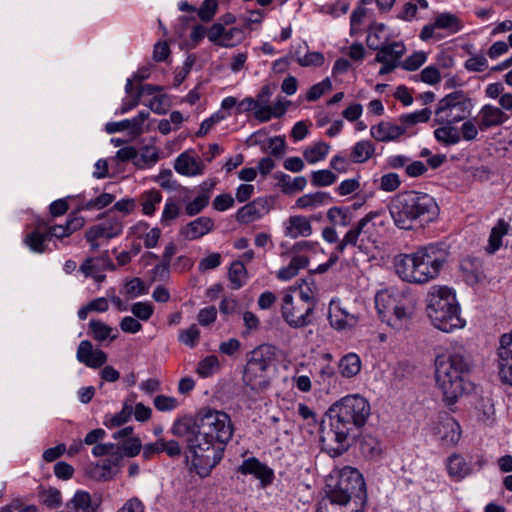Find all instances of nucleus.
I'll return each instance as SVG.
<instances>
[{"instance_id": "nucleus-1", "label": "nucleus", "mask_w": 512, "mask_h": 512, "mask_svg": "<svg viewBox=\"0 0 512 512\" xmlns=\"http://www.w3.org/2000/svg\"><path fill=\"white\" fill-rule=\"evenodd\" d=\"M327 414L329 428L321 430L320 441L323 450L337 457L346 452L358 436L371 414V407L366 398L353 394L335 402Z\"/></svg>"}, {"instance_id": "nucleus-2", "label": "nucleus", "mask_w": 512, "mask_h": 512, "mask_svg": "<svg viewBox=\"0 0 512 512\" xmlns=\"http://www.w3.org/2000/svg\"><path fill=\"white\" fill-rule=\"evenodd\" d=\"M448 257V246L434 243L419 247L413 253L395 256L393 264L397 275L403 281L424 284L439 276Z\"/></svg>"}, {"instance_id": "nucleus-3", "label": "nucleus", "mask_w": 512, "mask_h": 512, "mask_svg": "<svg viewBox=\"0 0 512 512\" xmlns=\"http://www.w3.org/2000/svg\"><path fill=\"white\" fill-rule=\"evenodd\" d=\"M396 227L411 230L432 222L438 215L435 199L427 193L409 190L397 193L388 205Z\"/></svg>"}, {"instance_id": "nucleus-4", "label": "nucleus", "mask_w": 512, "mask_h": 512, "mask_svg": "<svg viewBox=\"0 0 512 512\" xmlns=\"http://www.w3.org/2000/svg\"><path fill=\"white\" fill-rule=\"evenodd\" d=\"M198 425L192 417L177 419L170 432L180 438H184L186 447L192 456V465L201 476H207L211 470L221 461L224 449L216 444L213 439L204 438L197 430Z\"/></svg>"}, {"instance_id": "nucleus-5", "label": "nucleus", "mask_w": 512, "mask_h": 512, "mask_svg": "<svg viewBox=\"0 0 512 512\" xmlns=\"http://www.w3.org/2000/svg\"><path fill=\"white\" fill-rule=\"evenodd\" d=\"M470 363L461 352L439 355L435 359L436 385L447 405L455 404L465 393L472 390V383L466 380Z\"/></svg>"}, {"instance_id": "nucleus-6", "label": "nucleus", "mask_w": 512, "mask_h": 512, "mask_svg": "<svg viewBox=\"0 0 512 512\" xmlns=\"http://www.w3.org/2000/svg\"><path fill=\"white\" fill-rule=\"evenodd\" d=\"M426 312L435 328L443 332H453L465 326L460 315V305L452 288L434 285L426 297Z\"/></svg>"}, {"instance_id": "nucleus-7", "label": "nucleus", "mask_w": 512, "mask_h": 512, "mask_svg": "<svg viewBox=\"0 0 512 512\" xmlns=\"http://www.w3.org/2000/svg\"><path fill=\"white\" fill-rule=\"evenodd\" d=\"M375 306L382 322L395 330L406 329L412 317V310L406 298L393 290L379 291L375 296Z\"/></svg>"}, {"instance_id": "nucleus-8", "label": "nucleus", "mask_w": 512, "mask_h": 512, "mask_svg": "<svg viewBox=\"0 0 512 512\" xmlns=\"http://www.w3.org/2000/svg\"><path fill=\"white\" fill-rule=\"evenodd\" d=\"M276 348L261 344L250 352L243 372V382L253 391H263L269 386L267 370L275 361Z\"/></svg>"}, {"instance_id": "nucleus-9", "label": "nucleus", "mask_w": 512, "mask_h": 512, "mask_svg": "<svg viewBox=\"0 0 512 512\" xmlns=\"http://www.w3.org/2000/svg\"><path fill=\"white\" fill-rule=\"evenodd\" d=\"M198 424L197 430L204 438L213 439L216 444L225 450L226 444L233 436V424L230 416L211 408L201 409L193 418Z\"/></svg>"}, {"instance_id": "nucleus-10", "label": "nucleus", "mask_w": 512, "mask_h": 512, "mask_svg": "<svg viewBox=\"0 0 512 512\" xmlns=\"http://www.w3.org/2000/svg\"><path fill=\"white\" fill-rule=\"evenodd\" d=\"M472 99L461 90L444 96L437 104L435 122L438 124H455L470 114Z\"/></svg>"}, {"instance_id": "nucleus-11", "label": "nucleus", "mask_w": 512, "mask_h": 512, "mask_svg": "<svg viewBox=\"0 0 512 512\" xmlns=\"http://www.w3.org/2000/svg\"><path fill=\"white\" fill-rule=\"evenodd\" d=\"M366 496V485L362 475L352 468L344 469L328 498L338 505H346L352 498L362 500Z\"/></svg>"}, {"instance_id": "nucleus-12", "label": "nucleus", "mask_w": 512, "mask_h": 512, "mask_svg": "<svg viewBox=\"0 0 512 512\" xmlns=\"http://www.w3.org/2000/svg\"><path fill=\"white\" fill-rule=\"evenodd\" d=\"M315 304L303 300H294L293 295L286 293L282 298L280 312L284 321L294 329L304 328L312 323Z\"/></svg>"}, {"instance_id": "nucleus-13", "label": "nucleus", "mask_w": 512, "mask_h": 512, "mask_svg": "<svg viewBox=\"0 0 512 512\" xmlns=\"http://www.w3.org/2000/svg\"><path fill=\"white\" fill-rule=\"evenodd\" d=\"M328 320L337 331L351 330L359 322V315L351 312L340 301L332 300L328 309Z\"/></svg>"}, {"instance_id": "nucleus-14", "label": "nucleus", "mask_w": 512, "mask_h": 512, "mask_svg": "<svg viewBox=\"0 0 512 512\" xmlns=\"http://www.w3.org/2000/svg\"><path fill=\"white\" fill-rule=\"evenodd\" d=\"M271 207V200L269 198L258 197L238 209L236 220L241 224H249L268 214Z\"/></svg>"}, {"instance_id": "nucleus-15", "label": "nucleus", "mask_w": 512, "mask_h": 512, "mask_svg": "<svg viewBox=\"0 0 512 512\" xmlns=\"http://www.w3.org/2000/svg\"><path fill=\"white\" fill-rule=\"evenodd\" d=\"M497 355L501 379L512 385V331L500 337Z\"/></svg>"}, {"instance_id": "nucleus-16", "label": "nucleus", "mask_w": 512, "mask_h": 512, "mask_svg": "<svg viewBox=\"0 0 512 512\" xmlns=\"http://www.w3.org/2000/svg\"><path fill=\"white\" fill-rule=\"evenodd\" d=\"M477 119L479 130L487 131L491 128L502 126L509 120V115L499 107L485 104L481 107Z\"/></svg>"}, {"instance_id": "nucleus-17", "label": "nucleus", "mask_w": 512, "mask_h": 512, "mask_svg": "<svg viewBox=\"0 0 512 512\" xmlns=\"http://www.w3.org/2000/svg\"><path fill=\"white\" fill-rule=\"evenodd\" d=\"M76 358L80 363L93 369L100 368L107 362V354L100 349H94L89 340L79 343Z\"/></svg>"}, {"instance_id": "nucleus-18", "label": "nucleus", "mask_w": 512, "mask_h": 512, "mask_svg": "<svg viewBox=\"0 0 512 512\" xmlns=\"http://www.w3.org/2000/svg\"><path fill=\"white\" fill-rule=\"evenodd\" d=\"M379 216V212L372 211L366 214L362 219L358 221V223L351 228L349 231L355 235V240L357 243L361 241L362 243H376L378 240V234L376 232L375 224L372 222Z\"/></svg>"}, {"instance_id": "nucleus-19", "label": "nucleus", "mask_w": 512, "mask_h": 512, "mask_svg": "<svg viewBox=\"0 0 512 512\" xmlns=\"http://www.w3.org/2000/svg\"><path fill=\"white\" fill-rule=\"evenodd\" d=\"M214 228V221L210 217H199L185 226H183L179 233L187 240H196L211 232Z\"/></svg>"}, {"instance_id": "nucleus-20", "label": "nucleus", "mask_w": 512, "mask_h": 512, "mask_svg": "<svg viewBox=\"0 0 512 512\" xmlns=\"http://www.w3.org/2000/svg\"><path fill=\"white\" fill-rule=\"evenodd\" d=\"M406 132V127L391 122H380L370 129L371 136L379 142H389L398 139Z\"/></svg>"}, {"instance_id": "nucleus-21", "label": "nucleus", "mask_w": 512, "mask_h": 512, "mask_svg": "<svg viewBox=\"0 0 512 512\" xmlns=\"http://www.w3.org/2000/svg\"><path fill=\"white\" fill-rule=\"evenodd\" d=\"M313 229L310 220L302 215L290 216L285 222V236L292 239L298 237H308L312 234Z\"/></svg>"}, {"instance_id": "nucleus-22", "label": "nucleus", "mask_w": 512, "mask_h": 512, "mask_svg": "<svg viewBox=\"0 0 512 512\" xmlns=\"http://www.w3.org/2000/svg\"><path fill=\"white\" fill-rule=\"evenodd\" d=\"M239 472L244 475H254L263 485L270 484L273 480L272 470L254 457L244 460L242 465L239 467Z\"/></svg>"}, {"instance_id": "nucleus-23", "label": "nucleus", "mask_w": 512, "mask_h": 512, "mask_svg": "<svg viewBox=\"0 0 512 512\" xmlns=\"http://www.w3.org/2000/svg\"><path fill=\"white\" fill-rule=\"evenodd\" d=\"M123 225L119 220H110L105 223H101L91 227L86 232V240L94 239H111L122 233Z\"/></svg>"}, {"instance_id": "nucleus-24", "label": "nucleus", "mask_w": 512, "mask_h": 512, "mask_svg": "<svg viewBox=\"0 0 512 512\" xmlns=\"http://www.w3.org/2000/svg\"><path fill=\"white\" fill-rule=\"evenodd\" d=\"M174 169L181 175L196 176L203 174L205 166L201 160L184 152L176 158Z\"/></svg>"}, {"instance_id": "nucleus-25", "label": "nucleus", "mask_w": 512, "mask_h": 512, "mask_svg": "<svg viewBox=\"0 0 512 512\" xmlns=\"http://www.w3.org/2000/svg\"><path fill=\"white\" fill-rule=\"evenodd\" d=\"M437 433L441 440L448 445H455L461 436L459 423L450 416L443 417L437 424Z\"/></svg>"}, {"instance_id": "nucleus-26", "label": "nucleus", "mask_w": 512, "mask_h": 512, "mask_svg": "<svg viewBox=\"0 0 512 512\" xmlns=\"http://www.w3.org/2000/svg\"><path fill=\"white\" fill-rule=\"evenodd\" d=\"M84 225V218L81 216H70L65 225H54L49 227L47 233L49 238L56 237L62 239L70 236L74 231L79 230Z\"/></svg>"}, {"instance_id": "nucleus-27", "label": "nucleus", "mask_w": 512, "mask_h": 512, "mask_svg": "<svg viewBox=\"0 0 512 512\" xmlns=\"http://www.w3.org/2000/svg\"><path fill=\"white\" fill-rule=\"evenodd\" d=\"M375 61L379 63H398L405 52V47L400 42L382 45L377 49Z\"/></svg>"}, {"instance_id": "nucleus-28", "label": "nucleus", "mask_w": 512, "mask_h": 512, "mask_svg": "<svg viewBox=\"0 0 512 512\" xmlns=\"http://www.w3.org/2000/svg\"><path fill=\"white\" fill-rule=\"evenodd\" d=\"M289 104L288 100L278 99L273 105L259 109L254 113V118L261 123L268 122L272 118H280L286 113Z\"/></svg>"}, {"instance_id": "nucleus-29", "label": "nucleus", "mask_w": 512, "mask_h": 512, "mask_svg": "<svg viewBox=\"0 0 512 512\" xmlns=\"http://www.w3.org/2000/svg\"><path fill=\"white\" fill-rule=\"evenodd\" d=\"M465 281L471 285L479 283L484 278V272L480 260L466 258L460 264Z\"/></svg>"}, {"instance_id": "nucleus-30", "label": "nucleus", "mask_w": 512, "mask_h": 512, "mask_svg": "<svg viewBox=\"0 0 512 512\" xmlns=\"http://www.w3.org/2000/svg\"><path fill=\"white\" fill-rule=\"evenodd\" d=\"M332 202L329 193L318 191L311 194H305L299 197L295 202V207L299 209H314Z\"/></svg>"}, {"instance_id": "nucleus-31", "label": "nucleus", "mask_w": 512, "mask_h": 512, "mask_svg": "<svg viewBox=\"0 0 512 512\" xmlns=\"http://www.w3.org/2000/svg\"><path fill=\"white\" fill-rule=\"evenodd\" d=\"M97 506L90 494L82 490L77 491L67 504L68 512H96Z\"/></svg>"}, {"instance_id": "nucleus-32", "label": "nucleus", "mask_w": 512, "mask_h": 512, "mask_svg": "<svg viewBox=\"0 0 512 512\" xmlns=\"http://www.w3.org/2000/svg\"><path fill=\"white\" fill-rule=\"evenodd\" d=\"M511 230L512 228L508 222L504 219H499L497 224L491 230L487 251L489 253L497 251L502 246V238L509 235Z\"/></svg>"}, {"instance_id": "nucleus-33", "label": "nucleus", "mask_w": 512, "mask_h": 512, "mask_svg": "<svg viewBox=\"0 0 512 512\" xmlns=\"http://www.w3.org/2000/svg\"><path fill=\"white\" fill-rule=\"evenodd\" d=\"M447 469L449 475L456 480L465 478L472 471L471 465L459 454H453L448 458Z\"/></svg>"}, {"instance_id": "nucleus-34", "label": "nucleus", "mask_w": 512, "mask_h": 512, "mask_svg": "<svg viewBox=\"0 0 512 512\" xmlns=\"http://www.w3.org/2000/svg\"><path fill=\"white\" fill-rule=\"evenodd\" d=\"M338 369L345 378H352L361 371V359L356 353H348L340 359Z\"/></svg>"}, {"instance_id": "nucleus-35", "label": "nucleus", "mask_w": 512, "mask_h": 512, "mask_svg": "<svg viewBox=\"0 0 512 512\" xmlns=\"http://www.w3.org/2000/svg\"><path fill=\"white\" fill-rule=\"evenodd\" d=\"M308 264L309 259L306 256H294L286 267L277 272V277L282 281H288L297 276L299 271L306 268Z\"/></svg>"}, {"instance_id": "nucleus-36", "label": "nucleus", "mask_w": 512, "mask_h": 512, "mask_svg": "<svg viewBox=\"0 0 512 512\" xmlns=\"http://www.w3.org/2000/svg\"><path fill=\"white\" fill-rule=\"evenodd\" d=\"M275 178L279 181L281 191L284 194H293L302 191L307 185V180L304 176H298L292 179L287 174L278 173L275 175Z\"/></svg>"}, {"instance_id": "nucleus-37", "label": "nucleus", "mask_w": 512, "mask_h": 512, "mask_svg": "<svg viewBox=\"0 0 512 512\" xmlns=\"http://www.w3.org/2000/svg\"><path fill=\"white\" fill-rule=\"evenodd\" d=\"M442 126L434 130L435 139L446 145L451 146L460 142L461 136L454 124H441Z\"/></svg>"}, {"instance_id": "nucleus-38", "label": "nucleus", "mask_w": 512, "mask_h": 512, "mask_svg": "<svg viewBox=\"0 0 512 512\" xmlns=\"http://www.w3.org/2000/svg\"><path fill=\"white\" fill-rule=\"evenodd\" d=\"M374 153L375 145L369 140H362L353 146L350 158L354 163H365Z\"/></svg>"}, {"instance_id": "nucleus-39", "label": "nucleus", "mask_w": 512, "mask_h": 512, "mask_svg": "<svg viewBox=\"0 0 512 512\" xmlns=\"http://www.w3.org/2000/svg\"><path fill=\"white\" fill-rule=\"evenodd\" d=\"M434 22L438 29L446 30L450 34H455L463 28L462 21L449 12L440 13L436 16Z\"/></svg>"}, {"instance_id": "nucleus-40", "label": "nucleus", "mask_w": 512, "mask_h": 512, "mask_svg": "<svg viewBox=\"0 0 512 512\" xmlns=\"http://www.w3.org/2000/svg\"><path fill=\"white\" fill-rule=\"evenodd\" d=\"M159 150L155 146H145L137 154L135 166L139 169H147L156 164L159 160Z\"/></svg>"}, {"instance_id": "nucleus-41", "label": "nucleus", "mask_w": 512, "mask_h": 512, "mask_svg": "<svg viewBox=\"0 0 512 512\" xmlns=\"http://www.w3.org/2000/svg\"><path fill=\"white\" fill-rule=\"evenodd\" d=\"M162 201V194L155 189L145 191L140 196L142 212L145 215L152 216L156 211V206Z\"/></svg>"}, {"instance_id": "nucleus-42", "label": "nucleus", "mask_w": 512, "mask_h": 512, "mask_svg": "<svg viewBox=\"0 0 512 512\" xmlns=\"http://www.w3.org/2000/svg\"><path fill=\"white\" fill-rule=\"evenodd\" d=\"M48 240H50L48 233L40 232L39 225L36 230L27 234L24 242L33 252L43 253L46 248L45 243Z\"/></svg>"}, {"instance_id": "nucleus-43", "label": "nucleus", "mask_w": 512, "mask_h": 512, "mask_svg": "<svg viewBox=\"0 0 512 512\" xmlns=\"http://www.w3.org/2000/svg\"><path fill=\"white\" fill-rule=\"evenodd\" d=\"M329 149V144L319 141L313 146L306 148L303 152V156L308 163L314 164L324 159L327 156Z\"/></svg>"}, {"instance_id": "nucleus-44", "label": "nucleus", "mask_w": 512, "mask_h": 512, "mask_svg": "<svg viewBox=\"0 0 512 512\" xmlns=\"http://www.w3.org/2000/svg\"><path fill=\"white\" fill-rule=\"evenodd\" d=\"M89 476L97 481H106L112 478V466L110 461L102 463H92L88 466Z\"/></svg>"}, {"instance_id": "nucleus-45", "label": "nucleus", "mask_w": 512, "mask_h": 512, "mask_svg": "<svg viewBox=\"0 0 512 512\" xmlns=\"http://www.w3.org/2000/svg\"><path fill=\"white\" fill-rule=\"evenodd\" d=\"M228 275L232 288L240 289L246 282L247 271L242 262L235 261L231 264Z\"/></svg>"}, {"instance_id": "nucleus-46", "label": "nucleus", "mask_w": 512, "mask_h": 512, "mask_svg": "<svg viewBox=\"0 0 512 512\" xmlns=\"http://www.w3.org/2000/svg\"><path fill=\"white\" fill-rule=\"evenodd\" d=\"M89 329L95 340L103 342L107 339L113 341L116 335L111 336L112 328L100 320L92 319L89 322Z\"/></svg>"}, {"instance_id": "nucleus-47", "label": "nucleus", "mask_w": 512, "mask_h": 512, "mask_svg": "<svg viewBox=\"0 0 512 512\" xmlns=\"http://www.w3.org/2000/svg\"><path fill=\"white\" fill-rule=\"evenodd\" d=\"M385 30L386 26L382 23H374L370 26L366 39L367 46L370 49L376 50L382 46V40L386 39L384 35Z\"/></svg>"}, {"instance_id": "nucleus-48", "label": "nucleus", "mask_w": 512, "mask_h": 512, "mask_svg": "<svg viewBox=\"0 0 512 512\" xmlns=\"http://www.w3.org/2000/svg\"><path fill=\"white\" fill-rule=\"evenodd\" d=\"M133 414V404L126 401L122 410L119 413L111 416L110 419H106L104 424L107 427H118L124 423H126Z\"/></svg>"}, {"instance_id": "nucleus-49", "label": "nucleus", "mask_w": 512, "mask_h": 512, "mask_svg": "<svg viewBox=\"0 0 512 512\" xmlns=\"http://www.w3.org/2000/svg\"><path fill=\"white\" fill-rule=\"evenodd\" d=\"M210 195L204 192L198 195L194 200L188 202L185 206V213L192 217L199 214L209 204Z\"/></svg>"}, {"instance_id": "nucleus-50", "label": "nucleus", "mask_w": 512, "mask_h": 512, "mask_svg": "<svg viewBox=\"0 0 512 512\" xmlns=\"http://www.w3.org/2000/svg\"><path fill=\"white\" fill-rule=\"evenodd\" d=\"M337 176L330 170H318L311 173V183L315 187H326L332 185Z\"/></svg>"}, {"instance_id": "nucleus-51", "label": "nucleus", "mask_w": 512, "mask_h": 512, "mask_svg": "<svg viewBox=\"0 0 512 512\" xmlns=\"http://www.w3.org/2000/svg\"><path fill=\"white\" fill-rule=\"evenodd\" d=\"M430 116L431 111L428 108H424L422 110L400 116L399 121L404 126H411L417 123L427 122L430 119Z\"/></svg>"}, {"instance_id": "nucleus-52", "label": "nucleus", "mask_w": 512, "mask_h": 512, "mask_svg": "<svg viewBox=\"0 0 512 512\" xmlns=\"http://www.w3.org/2000/svg\"><path fill=\"white\" fill-rule=\"evenodd\" d=\"M42 503L49 508H58L62 504L61 492L57 488L50 487L40 492Z\"/></svg>"}, {"instance_id": "nucleus-53", "label": "nucleus", "mask_w": 512, "mask_h": 512, "mask_svg": "<svg viewBox=\"0 0 512 512\" xmlns=\"http://www.w3.org/2000/svg\"><path fill=\"white\" fill-rule=\"evenodd\" d=\"M360 449L366 456L374 457L381 454V443L374 437L366 435L360 443Z\"/></svg>"}, {"instance_id": "nucleus-54", "label": "nucleus", "mask_w": 512, "mask_h": 512, "mask_svg": "<svg viewBox=\"0 0 512 512\" xmlns=\"http://www.w3.org/2000/svg\"><path fill=\"white\" fill-rule=\"evenodd\" d=\"M218 368V358L215 355H209L198 363L197 373L205 378L211 376Z\"/></svg>"}, {"instance_id": "nucleus-55", "label": "nucleus", "mask_w": 512, "mask_h": 512, "mask_svg": "<svg viewBox=\"0 0 512 512\" xmlns=\"http://www.w3.org/2000/svg\"><path fill=\"white\" fill-rule=\"evenodd\" d=\"M180 215V207L173 198H168L162 211L161 222L169 226Z\"/></svg>"}, {"instance_id": "nucleus-56", "label": "nucleus", "mask_w": 512, "mask_h": 512, "mask_svg": "<svg viewBox=\"0 0 512 512\" xmlns=\"http://www.w3.org/2000/svg\"><path fill=\"white\" fill-rule=\"evenodd\" d=\"M142 445L139 438H129L124 440L120 444V458L121 457H134L138 455L141 451Z\"/></svg>"}, {"instance_id": "nucleus-57", "label": "nucleus", "mask_w": 512, "mask_h": 512, "mask_svg": "<svg viewBox=\"0 0 512 512\" xmlns=\"http://www.w3.org/2000/svg\"><path fill=\"white\" fill-rule=\"evenodd\" d=\"M324 61L325 58L321 52H309L297 57V63L302 67H320Z\"/></svg>"}, {"instance_id": "nucleus-58", "label": "nucleus", "mask_w": 512, "mask_h": 512, "mask_svg": "<svg viewBox=\"0 0 512 512\" xmlns=\"http://www.w3.org/2000/svg\"><path fill=\"white\" fill-rule=\"evenodd\" d=\"M332 89V84L329 78L313 85L307 92L306 98L308 101L318 100L326 91Z\"/></svg>"}, {"instance_id": "nucleus-59", "label": "nucleus", "mask_w": 512, "mask_h": 512, "mask_svg": "<svg viewBox=\"0 0 512 512\" xmlns=\"http://www.w3.org/2000/svg\"><path fill=\"white\" fill-rule=\"evenodd\" d=\"M154 406L158 411L168 412L176 409L179 402L176 398L166 395H157L154 398Z\"/></svg>"}, {"instance_id": "nucleus-60", "label": "nucleus", "mask_w": 512, "mask_h": 512, "mask_svg": "<svg viewBox=\"0 0 512 512\" xmlns=\"http://www.w3.org/2000/svg\"><path fill=\"white\" fill-rule=\"evenodd\" d=\"M200 337V331L195 324H192L188 329L182 330L179 335V341L189 347H194Z\"/></svg>"}, {"instance_id": "nucleus-61", "label": "nucleus", "mask_w": 512, "mask_h": 512, "mask_svg": "<svg viewBox=\"0 0 512 512\" xmlns=\"http://www.w3.org/2000/svg\"><path fill=\"white\" fill-rule=\"evenodd\" d=\"M115 199V196L109 193H102L95 199L88 201L82 209L92 210V209H103L110 205Z\"/></svg>"}, {"instance_id": "nucleus-62", "label": "nucleus", "mask_w": 512, "mask_h": 512, "mask_svg": "<svg viewBox=\"0 0 512 512\" xmlns=\"http://www.w3.org/2000/svg\"><path fill=\"white\" fill-rule=\"evenodd\" d=\"M217 8L218 3L216 0H204L198 10V16L202 21L209 22L215 16Z\"/></svg>"}, {"instance_id": "nucleus-63", "label": "nucleus", "mask_w": 512, "mask_h": 512, "mask_svg": "<svg viewBox=\"0 0 512 512\" xmlns=\"http://www.w3.org/2000/svg\"><path fill=\"white\" fill-rule=\"evenodd\" d=\"M401 185V180L396 173L384 174L380 179V189L386 192H393Z\"/></svg>"}, {"instance_id": "nucleus-64", "label": "nucleus", "mask_w": 512, "mask_h": 512, "mask_svg": "<svg viewBox=\"0 0 512 512\" xmlns=\"http://www.w3.org/2000/svg\"><path fill=\"white\" fill-rule=\"evenodd\" d=\"M426 59L427 56L424 52H414L412 55L405 59V61L402 63V67L408 71H415L425 63Z\"/></svg>"}]
</instances>
